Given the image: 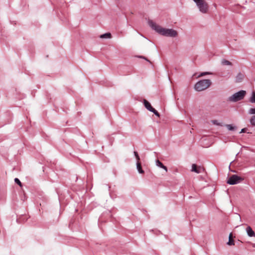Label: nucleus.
Returning <instances> with one entry per match:
<instances>
[{
    "instance_id": "f257e3e1",
    "label": "nucleus",
    "mask_w": 255,
    "mask_h": 255,
    "mask_svg": "<svg viewBox=\"0 0 255 255\" xmlns=\"http://www.w3.org/2000/svg\"><path fill=\"white\" fill-rule=\"evenodd\" d=\"M212 84L209 79H204L197 82L194 86V89L197 91H202L208 88Z\"/></svg>"
},
{
    "instance_id": "f03ea898",
    "label": "nucleus",
    "mask_w": 255,
    "mask_h": 255,
    "mask_svg": "<svg viewBox=\"0 0 255 255\" xmlns=\"http://www.w3.org/2000/svg\"><path fill=\"white\" fill-rule=\"evenodd\" d=\"M148 25L151 27V28L155 30L156 32H176L175 30L172 29H166L162 28L159 25H157L152 20H148Z\"/></svg>"
},
{
    "instance_id": "7ed1b4c3",
    "label": "nucleus",
    "mask_w": 255,
    "mask_h": 255,
    "mask_svg": "<svg viewBox=\"0 0 255 255\" xmlns=\"http://www.w3.org/2000/svg\"><path fill=\"white\" fill-rule=\"evenodd\" d=\"M246 95V92L244 90H241L230 97L229 99L230 101L236 102L243 99Z\"/></svg>"
},
{
    "instance_id": "20e7f679",
    "label": "nucleus",
    "mask_w": 255,
    "mask_h": 255,
    "mask_svg": "<svg viewBox=\"0 0 255 255\" xmlns=\"http://www.w3.org/2000/svg\"><path fill=\"white\" fill-rule=\"evenodd\" d=\"M197 5L199 10L202 13H206L208 11V6L204 0H193Z\"/></svg>"
},
{
    "instance_id": "39448f33",
    "label": "nucleus",
    "mask_w": 255,
    "mask_h": 255,
    "mask_svg": "<svg viewBox=\"0 0 255 255\" xmlns=\"http://www.w3.org/2000/svg\"><path fill=\"white\" fill-rule=\"evenodd\" d=\"M243 179L237 175H233L231 176L228 181L227 183L230 185H234L241 182Z\"/></svg>"
},
{
    "instance_id": "423d86ee",
    "label": "nucleus",
    "mask_w": 255,
    "mask_h": 255,
    "mask_svg": "<svg viewBox=\"0 0 255 255\" xmlns=\"http://www.w3.org/2000/svg\"><path fill=\"white\" fill-rule=\"evenodd\" d=\"M143 104L145 107L149 111L153 112L156 116L159 117L160 115L159 113L155 110L150 105V104L146 100H144Z\"/></svg>"
},
{
    "instance_id": "0eeeda50",
    "label": "nucleus",
    "mask_w": 255,
    "mask_h": 255,
    "mask_svg": "<svg viewBox=\"0 0 255 255\" xmlns=\"http://www.w3.org/2000/svg\"><path fill=\"white\" fill-rule=\"evenodd\" d=\"M191 171L197 173H200L204 171V168L200 166H197L195 164H193Z\"/></svg>"
},
{
    "instance_id": "6e6552de",
    "label": "nucleus",
    "mask_w": 255,
    "mask_h": 255,
    "mask_svg": "<svg viewBox=\"0 0 255 255\" xmlns=\"http://www.w3.org/2000/svg\"><path fill=\"white\" fill-rule=\"evenodd\" d=\"M248 235L250 237H255V233L252 230L251 227L248 226L246 229Z\"/></svg>"
},
{
    "instance_id": "1a4fd4ad",
    "label": "nucleus",
    "mask_w": 255,
    "mask_h": 255,
    "mask_svg": "<svg viewBox=\"0 0 255 255\" xmlns=\"http://www.w3.org/2000/svg\"><path fill=\"white\" fill-rule=\"evenodd\" d=\"M244 75L241 73H239L236 77V82H241L244 79Z\"/></svg>"
},
{
    "instance_id": "9d476101",
    "label": "nucleus",
    "mask_w": 255,
    "mask_h": 255,
    "mask_svg": "<svg viewBox=\"0 0 255 255\" xmlns=\"http://www.w3.org/2000/svg\"><path fill=\"white\" fill-rule=\"evenodd\" d=\"M164 36L175 37L177 36L178 33H160Z\"/></svg>"
},
{
    "instance_id": "9b49d317",
    "label": "nucleus",
    "mask_w": 255,
    "mask_h": 255,
    "mask_svg": "<svg viewBox=\"0 0 255 255\" xmlns=\"http://www.w3.org/2000/svg\"><path fill=\"white\" fill-rule=\"evenodd\" d=\"M156 164L157 166L163 168L165 170L166 172H167V167L164 166L159 160H157L156 161Z\"/></svg>"
},
{
    "instance_id": "f8f14e48",
    "label": "nucleus",
    "mask_w": 255,
    "mask_h": 255,
    "mask_svg": "<svg viewBox=\"0 0 255 255\" xmlns=\"http://www.w3.org/2000/svg\"><path fill=\"white\" fill-rule=\"evenodd\" d=\"M136 166L138 172L141 174H143L144 172L142 169L141 163L139 161L137 162Z\"/></svg>"
},
{
    "instance_id": "ddd939ff",
    "label": "nucleus",
    "mask_w": 255,
    "mask_h": 255,
    "mask_svg": "<svg viewBox=\"0 0 255 255\" xmlns=\"http://www.w3.org/2000/svg\"><path fill=\"white\" fill-rule=\"evenodd\" d=\"M101 38H112V35L111 33H105L104 34H102L100 36Z\"/></svg>"
},
{
    "instance_id": "4468645a",
    "label": "nucleus",
    "mask_w": 255,
    "mask_h": 255,
    "mask_svg": "<svg viewBox=\"0 0 255 255\" xmlns=\"http://www.w3.org/2000/svg\"><path fill=\"white\" fill-rule=\"evenodd\" d=\"M228 245L230 246L234 245V241L233 239V235L231 233L229 235V240L228 243Z\"/></svg>"
},
{
    "instance_id": "2eb2a0df",
    "label": "nucleus",
    "mask_w": 255,
    "mask_h": 255,
    "mask_svg": "<svg viewBox=\"0 0 255 255\" xmlns=\"http://www.w3.org/2000/svg\"><path fill=\"white\" fill-rule=\"evenodd\" d=\"M250 122L252 126H255V115L252 116L251 117Z\"/></svg>"
},
{
    "instance_id": "dca6fc26",
    "label": "nucleus",
    "mask_w": 255,
    "mask_h": 255,
    "mask_svg": "<svg viewBox=\"0 0 255 255\" xmlns=\"http://www.w3.org/2000/svg\"><path fill=\"white\" fill-rule=\"evenodd\" d=\"M250 101L251 103H255V91H254L252 93V97H251V98L250 99Z\"/></svg>"
},
{
    "instance_id": "f3484780",
    "label": "nucleus",
    "mask_w": 255,
    "mask_h": 255,
    "mask_svg": "<svg viewBox=\"0 0 255 255\" xmlns=\"http://www.w3.org/2000/svg\"><path fill=\"white\" fill-rule=\"evenodd\" d=\"M222 64L224 65H231L232 63L228 60L224 59L222 61Z\"/></svg>"
},
{
    "instance_id": "a211bd4d",
    "label": "nucleus",
    "mask_w": 255,
    "mask_h": 255,
    "mask_svg": "<svg viewBox=\"0 0 255 255\" xmlns=\"http://www.w3.org/2000/svg\"><path fill=\"white\" fill-rule=\"evenodd\" d=\"M226 127L228 128V129L230 130H233L236 129V127H233L231 125H226Z\"/></svg>"
},
{
    "instance_id": "6ab92c4d",
    "label": "nucleus",
    "mask_w": 255,
    "mask_h": 255,
    "mask_svg": "<svg viewBox=\"0 0 255 255\" xmlns=\"http://www.w3.org/2000/svg\"><path fill=\"white\" fill-rule=\"evenodd\" d=\"M248 113L250 115H255V108H251L249 110Z\"/></svg>"
},
{
    "instance_id": "aec40b11",
    "label": "nucleus",
    "mask_w": 255,
    "mask_h": 255,
    "mask_svg": "<svg viewBox=\"0 0 255 255\" xmlns=\"http://www.w3.org/2000/svg\"><path fill=\"white\" fill-rule=\"evenodd\" d=\"M212 122L214 125L222 126V124L219 123L217 120H213Z\"/></svg>"
},
{
    "instance_id": "412c9836",
    "label": "nucleus",
    "mask_w": 255,
    "mask_h": 255,
    "mask_svg": "<svg viewBox=\"0 0 255 255\" xmlns=\"http://www.w3.org/2000/svg\"><path fill=\"white\" fill-rule=\"evenodd\" d=\"M209 74H212L211 73H210V72H202L201 73L199 76H198V77H202V76H204L205 75H209Z\"/></svg>"
},
{
    "instance_id": "4be33fe9",
    "label": "nucleus",
    "mask_w": 255,
    "mask_h": 255,
    "mask_svg": "<svg viewBox=\"0 0 255 255\" xmlns=\"http://www.w3.org/2000/svg\"><path fill=\"white\" fill-rule=\"evenodd\" d=\"M134 155H135V158H136V160H137V161H139L140 158H139V155H138V154L137 152H136V151H134Z\"/></svg>"
},
{
    "instance_id": "5701e85b",
    "label": "nucleus",
    "mask_w": 255,
    "mask_h": 255,
    "mask_svg": "<svg viewBox=\"0 0 255 255\" xmlns=\"http://www.w3.org/2000/svg\"><path fill=\"white\" fill-rule=\"evenodd\" d=\"M14 181L16 183H17L18 185H19L20 187L22 186V184H21V182L20 181V180L18 178H15Z\"/></svg>"
},
{
    "instance_id": "b1692460",
    "label": "nucleus",
    "mask_w": 255,
    "mask_h": 255,
    "mask_svg": "<svg viewBox=\"0 0 255 255\" xmlns=\"http://www.w3.org/2000/svg\"><path fill=\"white\" fill-rule=\"evenodd\" d=\"M246 130H247V128H243L241 130V131H240V133L245 132H246Z\"/></svg>"
},
{
    "instance_id": "393cba45",
    "label": "nucleus",
    "mask_w": 255,
    "mask_h": 255,
    "mask_svg": "<svg viewBox=\"0 0 255 255\" xmlns=\"http://www.w3.org/2000/svg\"><path fill=\"white\" fill-rule=\"evenodd\" d=\"M139 57L141 58H143V59H145L146 60V59L145 57H143V56H139Z\"/></svg>"
}]
</instances>
